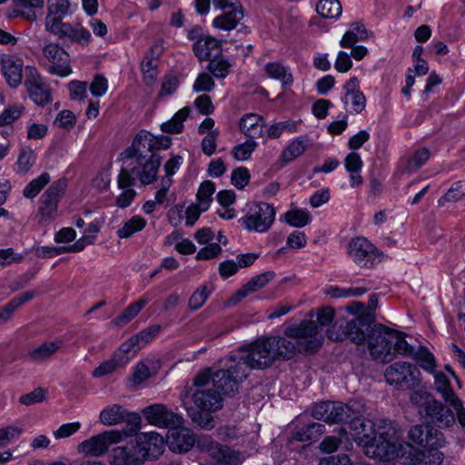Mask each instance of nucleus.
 <instances>
[{
  "instance_id": "obj_63",
  "label": "nucleus",
  "mask_w": 465,
  "mask_h": 465,
  "mask_svg": "<svg viewBox=\"0 0 465 465\" xmlns=\"http://www.w3.org/2000/svg\"><path fill=\"white\" fill-rule=\"evenodd\" d=\"M214 87V81L211 75L206 73H202L196 78L193 84V90L195 92H210Z\"/></svg>"
},
{
  "instance_id": "obj_45",
  "label": "nucleus",
  "mask_w": 465,
  "mask_h": 465,
  "mask_svg": "<svg viewBox=\"0 0 465 465\" xmlns=\"http://www.w3.org/2000/svg\"><path fill=\"white\" fill-rule=\"evenodd\" d=\"M50 182V175L48 173H43L41 175L32 180L24 189L23 194L25 197L33 199L40 191Z\"/></svg>"
},
{
  "instance_id": "obj_22",
  "label": "nucleus",
  "mask_w": 465,
  "mask_h": 465,
  "mask_svg": "<svg viewBox=\"0 0 465 465\" xmlns=\"http://www.w3.org/2000/svg\"><path fill=\"white\" fill-rule=\"evenodd\" d=\"M201 448L218 465H236L239 462V454L226 446L210 440Z\"/></svg>"
},
{
  "instance_id": "obj_59",
  "label": "nucleus",
  "mask_w": 465,
  "mask_h": 465,
  "mask_svg": "<svg viewBox=\"0 0 465 465\" xmlns=\"http://www.w3.org/2000/svg\"><path fill=\"white\" fill-rule=\"evenodd\" d=\"M141 421L142 420L138 413L129 411L124 420L125 423V428L123 430L124 434L127 437L134 434L136 436L141 427Z\"/></svg>"
},
{
  "instance_id": "obj_6",
  "label": "nucleus",
  "mask_w": 465,
  "mask_h": 465,
  "mask_svg": "<svg viewBox=\"0 0 465 465\" xmlns=\"http://www.w3.org/2000/svg\"><path fill=\"white\" fill-rule=\"evenodd\" d=\"M284 334L295 340L292 341L293 355L296 352L312 354L315 352L322 343V337L319 333L318 326L313 321H302L297 325L288 327Z\"/></svg>"
},
{
  "instance_id": "obj_36",
  "label": "nucleus",
  "mask_w": 465,
  "mask_h": 465,
  "mask_svg": "<svg viewBox=\"0 0 465 465\" xmlns=\"http://www.w3.org/2000/svg\"><path fill=\"white\" fill-rule=\"evenodd\" d=\"M147 303L148 300L142 298L129 304L124 311L114 320L113 322L117 326L125 325L131 322Z\"/></svg>"
},
{
  "instance_id": "obj_23",
  "label": "nucleus",
  "mask_w": 465,
  "mask_h": 465,
  "mask_svg": "<svg viewBox=\"0 0 465 465\" xmlns=\"http://www.w3.org/2000/svg\"><path fill=\"white\" fill-rule=\"evenodd\" d=\"M0 64L8 85L17 87L23 79V60L14 55H5L1 58Z\"/></svg>"
},
{
  "instance_id": "obj_64",
  "label": "nucleus",
  "mask_w": 465,
  "mask_h": 465,
  "mask_svg": "<svg viewBox=\"0 0 465 465\" xmlns=\"http://www.w3.org/2000/svg\"><path fill=\"white\" fill-rule=\"evenodd\" d=\"M222 252V247L219 243H209L205 247L200 249L196 254L197 260H210L217 257Z\"/></svg>"
},
{
  "instance_id": "obj_1",
  "label": "nucleus",
  "mask_w": 465,
  "mask_h": 465,
  "mask_svg": "<svg viewBox=\"0 0 465 465\" xmlns=\"http://www.w3.org/2000/svg\"><path fill=\"white\" fill-rule=\"evenodd\" d=\"M329 330L327 336L331 341L349 339L356 344L367 342L371 356L375 361L389 362L393 359L392 344L396 330L385 325L375 323L371 319L355 317L344 321L338 318L333 329Z\"/></svg>"
},
{
  "instance_id": "obj_39",
  "label": "nucleus",
  "mask_w": 465,
  "mask_h": 465,
  "mask_svg": "<svg viewBox=\"0 0 465 465\" xmlns=\"http://www.w3.org/2000/svg\"><path fill=\"white\" fill-rule=\"evenodd\" d=\"M341 5L339 0H320L316 5L317 13L325 18H338L341 14Z\"/></svg>"
},
{
  "instance_id": "obj_54",
  "label": "nucleus",
  "mask_w": 465,
  "mask_h": 465,
  "mask_svg": "<svg viewBox=\"0 0 465 465\" xmlns=\"http://www.w3.org/2000/svg\"><path fill=\"white\" fill-rule=\"evenodd\" d=\"M305 151L303 141L300 138L292 141L282 153V160L290 163L296 157L302 155Z\"/></svg>"
},
{
  "instance_id": "obj_27",
  "label": "nucleus",
  "mask_w": 465,
  "mask_h": 465,
  "mask_svg": "<svg viewBox=\"0 0 465 465\" xmlns=\"http://www.w3.org/2000/svg\"><path fill=\"white\" fill-rule=\"evenodd\" d=\"M263 118L257 114H247L241 118L240 129L251 139L261 137L263 134L264 127Z\"/></svg>"
},
{
  "instance_id": "obj_12",
  "label": "nucleus",
  "mask_w": 465,
  "mask_h": 465,
  "mask_svg": "<svg viewBox=\"0 0 465 465\" xmlns=\"http://www.w3.org/2000/svg\"><path fill=\"white\" fill-rule=\"evenodd\" d=\"M44 57L50 63L48 72L61 77L72 74L69 54L57 43H47L42 48Z\"/></svg>"
},
{
  "instance_id": "obj_7",
  "label": "nucleus",
  "mask_w": 465,
  "mask_h": 465,
  "mask_svg": "<svg viewBox=\"0 0 465 465\" xmlns=\"http://www.w3.org/2000/svg\"><path fill=\"white\" fill-rule=\"evenodd\" d=\"M386 381L398 390H411L420 383V372L411 363L397 361L388 366L384 372Z\"/></svg>"
},
{
  "instance_id": "obj_33",
  "label": "nucleus",
  "mask_w": 465,
  "mask_h": 465,
  "mask_svg": "<svg viewBox=\"0 0 465 465\" xmlns=\"http://www.w3.org/2000/svg\"><path fill=\"white\" fill-rule=\"evenodd\" d=\"M442 446H425V450L417 453L415 461L420 465H440L443 453L439 450Z\"/></svg>"
},
{
  "instance_id": "obj_51",
  "label": "nucleus",
  "mask_w": 465,
  "mask_h": 465,
  "mask_svg": "<svg viewBox=\"0 0 465 465\" xmlns=\"http://www.w3.org/2000/svg\"><path fill=\"white\" fill-rule=\"evenodd\" d=\"M366 426L360 430V432H356L353 434L354 440L361 445L364 449L375 440V437L377 433L373 428V422L370 420L365 423Z\"/></svg>"
},
{
  "instance_id": "obj_2",
  "label": "nucleus",
  "mask_w": 465,
  "mask_h": 465,
  "mask_svg": "<svg viewBox=\"0 0 465 465\" xmlns=\"http://www.w3.org/2000/svg\"><path fill=\"white\" fill-rule=\"evenodd\" d=\"M153 134L141 131L134 137L130 147L121 153L123 167L118 175L120 188L132 186L139 178L143 185L156 180L161 158L153 149Z\"/></svg>"
},
{
  "instance_id": "obj_52",
  "label": "nucleus",
  "mask_w": 465,
  "mask_h": 465,
  "mask_svg": "<svg viewBox=\"0 0 465 465\" xmlns=\"http://www.w3.org/2000/svg\"><path fill=\"white\" fill-rule=\"evenodd\" d=\"M155 61L156 60L153 58L150 59V57L144 55V58L141 64L143 81L147 85L153 84L157 77L158 71Z\"/></svg>"
},
{
  "instance_id": "obj_32",
  "label": "nucleus",
  "mask_w": 465,
  "mask_h": 465,
  "mask_svg": "<svg viewBox=\"0 0 465 465\" xmlns=\"http://www.w3.org/2000/svg\"><path fill=\"white\" fill-rule=\"evenodd\" d=\"M325 431V426L319 422H311L294 430L293 439L298 441L316 440Z\"/></svg>"
},
{
  "instance_id": "obj_19",
  "label": "nucleus",
  "mask_w": 465,
  "mask_h": 465,
  "mask_svg": "<svg viewBox=\"0 0 465 465\" xmlns=\"http://www.w3.org/2000/svg\"><path fill=\"white\" fill-rule=\"evenodd\" d=\"M424 411L429 419V424H434L439 428H449L455 421L452 411L437 400L427 402Z\"/></svg>"
},
{
  "instance_id": "obj_56",
  "label": "nucleus",
  "mask_w": 465,
  "mask_h": 465,
  "mask_svg": "<svg viewBox=\"0 0 465 465\" xmlns=\"http://www.w3.org/2000/svg\"><path fill=\"white\" fill-rule=\"evenodd\" d=\"M47 13L60 15H71L70 0H47Z\"/></svg>"
},
{
  "instance_id": "obj_21",
  "label": "nucleus",
  "mask_w": 465,
  "mask_h": 465,
  "mask_svg": "<svg viewBox=\"0 0 465 465\" xmlns=\"http://www.w3.org/2000/svg\"><path fill=\"white\" fill-rule=\"evenodd\" d=\"M223 14L215 17L213 25L222 30H232L236 27L243 17V10L242 5L234 1V3L227 4L223 8H220Z\"/></svg>"
},
{
  "instance_id": "obj_42",
  "label": "nucleus",
  "mask_w": 465,
  "mask_h": 465,
  "mask_svg": "<svg viewBox=\"0 0 465 465\" xmlns=\"http://www.w3.org/2000/svg\"><path fill=\"white\" fill-rule=\"evenodd\" d=\"M66 15H54L46 13L45 18V30L56 36H60L64 30L68 27L70 23H64L63 19Z\"/></svg>"
},
{
  "instance_id": "obj_4",
  "label": "nucleus",
  "mask_w": 465,
  "mask_h": 465,
  "mask_svg": "<svg viewBox=\"0 0 465 465\" xmlns=\"http://www.w3.org/2000/svg\"><path fill=\"white\" fill-rule=\"evenodd\" d=\"M180 398L193 423L204 430L214 428L215 422L210 412L222 409L221 392L213 388L196 389L193 391V387H185Z\"/></svg>"
},
{
  "instance_id": "obj_28",
  "label": "nucleus",
  "mask_w": 465,
  "mask_h": 465,
  "mask_svg": "<svg viewBox=\"0 0 465 465\" xmlns=\"http://www.w3.org/2000/svg\"><path fill=\"white\" fill-rule=\"evenodd\" d=\"M347 405L350 411L346 414L348 417L341 423H349L350 429L352 431L351 435L360 432L364 428L368 420L362 419L361 413L364 411V406L357 401H351Z\"/></svg>"
},
{
  "instance_id": "obj_29",
  "label": "nucleus",
  "mask_w": 465,
  "mask_h": 465,
  "mask_svg": "<svg viewBox=\"0 0 465 465\" xmlns=\"http://www.w3.org/2000/svg\"><path fill=\"white\" fill-rule=\"evenodd\" d=\"M68 38L71 42L80 45H88L92 35L81 24H69L68 27L63 31L59 39Z\"/></svg>"
},
{
  "instance_id": "obj_37",
  "label": "nucleus",
  "mask_w": 465,
  "mask_h": 465,
  "mask_svg": "<svg viewBox=\"0 0 465 465\" xmlns=\"http://www.w3.org/2000/svg\"><path fill=\"white\" fill-rule=\"evenodd\" d=\"M432 374L434 375V384L437 391L441 394L447 402H450L458 398L450 386L449 378L443 372H437L435 371Z\"/></svg>"
},
{
  "instance_id": "obj_13",
  "label": "nucleus",
  "mask_w": 465,
  "mask_h": 465,
  "mask_svg": "<svg viewBox=\"0 0 465 465\" xmlns=\"http://www.w3.org/2000/svg\"><path fill=\"white\" fill-rule=\"evenodd\" d=\"M146 420L153 426L159 428L178 427L183 424V418L169 410L163 404H153L145 407L142 411Z\"/></svg>"
},
{
  "instance_id": "obj_34",
  "label": "nucleus",
  "mask_w": 465,
  "mask_h": 465,
  "mask_svg": "<svg viewBox=\"0 0 465 465\" xmlns=\"http://www.w3.org/2000/svg\"><path fill=\"white\" fill-rule=\"evenodd\" d=\"M264 71L269 77L280 80L284 87L291 85L293 82L289 69L281 63H268L264 66Z\"/></svg>"
},
{
  "instance_id": "obj_48",
  "label": "nucleus",
  "mask_w": 465,
  "mask_h": 465,
  "mask_svg": "<svg viewBox=\"0 0 465 465\" xmlns=\"http://www.w3.org/2000/svg\"><path fill=\"white\" fill-rule=\"evenodd\" d=\"M416 351L417 350L406 341L403 332L396 331L395 339H393L392 344L393 357L395 354H401L414 358Z\"/></svg>"
},
{
  "instance_id": "obj_16",
  "label": "nucleus",
  "mask_w": 465,
  "mask_h": 465,
  "mask_svg": "<svg viewBox=\"0 0 465 465\" xmlns=\"http://www.w3.org/2000/svg\"><path fill=\"white\" fill-rule=\"evenodd\" d=\"M349 411L346 404L341 402L322 401L315 404L312 410V416L316 420H322L327 423H340L345 420Z\"/></svg>"
},
{
  "instance_id": "obj_17",
  "label": "nucleus",
  "mask_w": 465,
  "mask_h": 465,
  "mask_svg": "<svg viewBox=\"0 0 465 465\" xmlns=\"http://www.w3.org/2000/svg\"><path fill=\"white\" fill-rule=\"evenodd\" d=\"M409 438L414 443L425 446H444L445 438L441 431L430 424H420L411 428Z\"/></svg>"
},
{
  "instance_id": "obj_61",
  "label": "nucleus",
  "mask_w": 465,
  "mask_h": 465,
  "mask_svg": "<svg viewBox=\"0 0 465 465\" xmlns=\"http://www.w3.org/2000/svg\"><path fill=\"white\" fill-rule=\"evenodd\" d=\"M46 396V391L43 388H36L29 393L23 394L19 398V402L25 406H31L44 401Z\"/></svg>"
},
{
  "instance_id": "obj_50",
  "label": "nucleus",
  "mask_w": 465,
  "mask_h": 465,
  "mask_svg": "<svg viewBox=\"0 0 465 465\" xmlns=\"http://www.w3.org/2000/svg\"><path fill=\"white\" fill-rule=\"evenodd\" d=\"M430 153L427 148H422L416 151L413 155L408 160L405 165L407 173H414L420 169L430 158Z\"/></svg>"
},
{
  "instance_id": "obj_26",
  "label": "nucleus",
  "mask_w": 465,
  "mask_h": 465,
  "mask_svg": "<svg viewBox=\"0 0 465 465\" xmlns=\"http://www.w3.org/2000/svg\"><path fill=\"white\" fill-rule=\"evenodd\" d=\"M193 53L200 61L211 60L222 54L220 42L212 36L198 39L193 45Z\"/></svg>"
},
{
  "instance_id": "obj_10",
  "label": "nucleus",
  "mask_w": 465,
  "mask_h": 465,
  "mask_svg": "<svg viewBox=\"0 0 465 465\" xmlns=\"http://www.w3.org/2000/svg\"><path fill=\"white\" fill-rule=\"evenodd\" d=\"M348 253L361 268H372L381 261L380 251L365 237H355L348 245Z\"/></svg>"
},
{
  "instance_id": "obj_57",
  "label": "nucleus",
  "mask_w": 465,
  "mask_h": 465,
  "mask_svg": "<svg viewBox=\"0 0 465 465\" xmlns=\"http://www.w3.org/2000/svg\"><path fill=\"white\" fill-rule=\"evenodd\" d=\"M25 110L24 105L15 104L6 108L0 114V126L11 124L16 119H18Z\"/></svg>"
},
{
  "instance_id": "obj_55",
  "label": "nucleus",
  "mask_w": 465,
  "mask_h": 465,
  "mask_svg": "<svg viewBox=\"0 0 465 465\" xmlns=\"http://www.w3.org/2000/svg\"><path fill=\"white\" fill-rule=\"evenodd\" d=\"M257 143L253 139H250L243 143L238 144L233 147L232 154L234 159L238 161H244L250 158L252 153L254 151Z\"/></svg>"
},
{
  "instance_id": "obj_8",
  "label": "nucleus",
  "mask_w": 465,
  "mask_h": 465,
  "mask_svg": "<svg viewBox=\"0 0 465 465\" xmlns=\"http://www.w3.org/2000/svg\"><path fill=\"white\" fill-rule=\"evenodd\" d=\"M275 209L267 203H258L251 205L239 223L247 231L265 232L275 220Z\"/></svg>"
},
{
  "instance_id": "obj_53",
  "label": "nucleus",
  "mask_w": 465,
  "mask_h": 465,
  "mask_svg": "<svg viewBox=\"0 0 465 465\" xmlns=\"http://www.w3.org/2000/svg\"><path fill=\"white\" fill-rule=\"evenodd\" d=\"M161 329V325H150L137 334L134 335V341L137 342L138 348H142L148 342L152 341L160 333Z\"/></svg>"
},
{
  "instance_id": "obj_38",
  "label": "nucleus",
  "mask_w": 465,
  "mask_h": 465,
  "mask_svg": "<svg viewBox=\"0 0 465 465\" xmlns=\"http://www.w3.org/2000/svg\"><path fill=\"white\" fill-rule=\"evenodd\" d=\"M284 221L292 227L302 228L312 221L310 213L303 209H292L284 213Z\"/></svg>"
},
{
  "instance_id": "obj_46",
  "label": "nucleus",
  "mask_w": 465,
  "mask_h": 465,
  "mask_svg": "<svg viewBox=\"0 0 465 465\" xmlns=\"http://www.w3.org/2000/svg\"><path fill=\"white\" fill-rule=\"evenodd\" d=\"M123 360H119V356L113 354L112 358L102 362L93 371L94 378H100L107 374L114 372L117 369L124 368Z\"/></svg>"
},
{
  "instance_id": "obj_43",
  "label": "nucleus",
  "mask_w": 465,
  "mask_h": 465,
  "mask_svg": "<svg viewBox=\"0 0 465 465\" xmlns=\"http://www.w3.org/2000/svg\"><path fill=\"white\" fill-rule=\"evenodd\" d=\"M146 224V221L138 215L133 216L122 228L117 231L120 238H129L137 232L142 231Z\"/></svg>"
},
{
  "instance_id": "obj_49",
  "label": "nucleus",
  "mask_w": 465,
  "mask_h": 465,
  "mask_svg": "<svg viewBox=\"0 0 465 465\" xmlns=\"http://www.w3.org/2000/svg\"><path fill=\"white\" fill-rule=\"evenodd\" d=\"M140 349L137 342L134 341V336H132L114 351V355L119 356V360H123V364L125 366Z\"/></svg>"
},
{
  "instance_id": "obj_5",
  "label": "nucleus",
  "mask_w": 465,
  "mask_h": 465,
  "mask_svg": "<svg viewBox=\"0 0 465 465\" xmlns=\"http://www.w3.org/2000/svg\"><path fill=\"white\" fill-rule=\"evenodd\" d=\"M165 441L157 432H141L135 445L117 447L113 451L114 465H142L145 460H155L163 452Z\"/></svg>"
},
{
  "instance_id": "obj_11",
  "label": "nucleus",
  "mask_w": 465,
  "mask_h": 465,
  "mask_svg": "<svg viewBox=\"0 0 465 465\" xmlns=\"http://www.w3.org/2000/svg\"><path fill=\"white\" fill-rule=\"evenodd\" d=\"M67 187V180L61 178L53 183L39 199V214L42 222L53 221L57 215L58 203Z\"/></svg>"
},
{
  "instance_id": "obj_25",
  "label": "nucleus",
  "mask_w": 465,
  "mask_h": 465,
  "mask_svg": "<svg viewBox=\"0 0 465 465\" xmlns=\"http://www.w3.org/2000/svg\"><path fill=\"white\" fill-rule=\"evenodd\" d=\"M345 95L342 102L345 105L348 104L349 100L351 102V107L354 113L360 114L366 106V99L360 91V81L357 77H351L343 85Z\"/></svg>"
},
{
  "instance_id": "obj_44",
  "label": "nucleus",
  "mask_w": 465,
  "mask_h": 465,
  "mask_svg": "<svg viewBox=\"0 0 465 465\" xmlns=\"http://www.w3.org/2000/svg\"><path fill=\"white\" fill-rule=\"evenodd\" d=\"M215 192L214 183L212 181H205L201 183L197 193V204L202 206V210H208L211 202L213 201V194Z\"/></svg>"
},
{
  "instance_id": "obj_47",
  "label": "nucleus",
  "mask_w": 465,
  "mask_h": 465,
  "mask_svg": "<svg viewBox=\"0 0 465 465\" xmlns=\"http://www.w3.org/2000/svg\"><path fill=\"white\" fill-rule=\"evenodd\" d=\"M231 64L221 54L209 60L207 69L217 78H224L230 72Z\"/></svg>"
},
{
  "instance_id": "obj_30",
  "label": "nucleus",
  "mask_w": 465,
  "mask_h": 465,
  "mask_svg": "<svg viewBox=\"0 0 465 465\" xmlns=\"http://www.w3.org/2000/svg\"><path fill=\"white\" fill-rule=\"evenodd\" d=\"M129 411L119 404L104 408L100 413V421L105 426H114L123 423Z\"/></svg>"
},
{
  "instance_id": "obj_24",
  "label": "nucleus",
  "mask_w": 465,
  "mask_h": 465,
  "mask_svg": "<svg viewBox=\"0 0 465 465\" xmlns=\"http://www.w3.org/2000/svg\"><path fill=\"white\" fill-rule=\"evenodd\" d=\"M274 277L275 272L272 271H267L263 273L252 277L236 292L233 297H232L231 303L235 305L242 299L266 286L272 280L274 279Z\"/></svg>"
},
{
  "instance_id": "obj_18",
  "label": "nucleus",
  "mask_w": 465,
  "mask_h": 465,
  "mask_svg": "<svg viewBox=\"0 0 465 465\" xmlns=\"http://www.w3.org/2000/svg\"><path fill=\"white\" fill-rule=\"evenodd\" d=\"M365 454L371 458L389 461L397 456L398 447L387 437V433L380 432L375 440L365 448Z\"/></svg>"
},
{
  "instance_id": "obj_20",
  "label": "nucleus",
  "mask_w": 465,
  "mask_h": 465,
  "mask_svg": "<svg viewBox=\"0 0 465 465\" xmlns=\"http://www.w3.org/2000/svg\"><path fill=\"white\" fill-rule=\"evenodd\" d=\"M165 442L173 452H187L194 445L195 437L189 429L181 425L168 430Z\"/></svg>"
},
{
  "instance_id": "obj_31",
  "label": "nucleus",
  "mask_w": 465,
  "mask_h": 465,
  "mask_svg": "<svg viewBox=\"0 0 465 465\" xmlns=\"http://www.w3.org/2000/svg\"><path fill=\"white\" fill-rule=\"evenodd\" d=\"M368 38L369 33L365 26L359 22H355L351 25L350 29L344 34L340 45L345 48L353 47L358 41H364Z\"/></svg>"
},
{
  "instance_id": "obj_41",
  "label": "nucleus",
  "mask_w": 465,
  "mask_h": 465,
  "mask_svg": "<svg viewBox=\"0 0 465 465\" xmlns=\"http://www.w3.org/2000/svg\"><path fill=\"white\" fill-rule=\"evenodd\" d=\"M419 362L421 369L429 373H434L436 369V360L433 354L423 346H419L413 358Z\"/></svg>"
},
{
  "instance_id": "obj_14",
  "label": "nucleus",
  "mask_w": 465,
  "mask_h": 465,
  "mask_svg": "<svg viewBox=\"0 0 465 465\" xmlns=\"http://www.w3.org/2000/svg\"><path fill=\"white\" fill-rule=\"evenodd\" d=\"M25 85L32 101L40 106H45L52 100L49 87L43 82L36 68L26 66Z\"/></svg>"
},
{
  "instance_id": "obj_40",
  "label": "nucleus",
  "mask_w": 465,
  "mask_h": 465,
  "mask_svg": "<svg viewBox=\"0 0 465 465\" xmlns=\"http://www.w3.org/2000/svg\"><path fill=\"white\" fill-rule=\"evenodd\" d=\"M61 341L45 342L35 348L29 353V357L35 361H42L48 359L61 348Z\"/></svg>"
},
{
  "instance_id": "obj_60",
  "label": "nucleus",
  "mask_w": 465,
  "mask_h": 465,
  "mask_svg": "<svg viewBox=\"0 0 465 465\" xmlns=\"http://www.w3.org/2000/svg\"><path fill=\"white\" fill-rule=\"evenodd\" d=\"M250 173L246 167H238L232 173V183L238 189H243L250 182Z\"/></svg>"
},
{
  "instance_id": "obj_15",
  "label": "nucleus",
  "mask_w": 465,
  "mask_h": 465,
  "mask_svg": "<svg viewBox=\"0 0 465 465\" xmlns=\"http://www.w3.org/2000/svg\"><path fill=\"white\" fill-rule=\"evenodd\" d=\"M122 439V433L119 430H108L91 439L83 441L79 445V450L90 456H101L104 454L109 446L117 443Z\"/></svg>"
},
{
  "instance_id": "obj_3",
  "label": "nucleus",
  "mask_w": 465,
  "mask_h": 465,
  "mask_svg": "<svg viewBox=\"0 0 465 465\" xmlns=\"http://www.w3.org/2000/svg\"><path fill=\"white\" fill-rule=\"evenodd\" d=\"M292 342L279 336L262 337L250 345L245 355L239 357L238 369L241 377H248L249 370H262L270 367L276 360H289L293 357Z\"/></svg>"
},
{
  "instance_id": "obj_62",
  "label": "nucleus",
  "mask_w": 465,
  "mask_h": 465,
  "mask_svg": "<svg viewBox=\"0 0 465 465\" xmlns=\"http://www.w3.org/2000/svg\"><path fill=\"white\" fill-rule=\"evenodd\" d=\"M465 195V190L462 189L461 183H455L448 192L442 196L439 203L441 204L443 202H457L463 198Z\"/></svg>"
},
{
  "instance_id": "obj_9",
  "label": "nucleus",
  "mask_w": 465,
  "mask_h": 465,
  "mask_svg": "<svg viewBox=\"0 0 465 465\" xmlns=\"http://www.w3.org/2000/svg\"><path fill=\"white\" fill-rule=\"evenodd\" d=\"M240 361L233 356L225 364V369H221L213 373V388L223 395H232L238 391L240 383L247 377H241L238 366Z\"/></svg>"
},
{
  "instance_id": "obj_35",
  "label": "nucleus",
  "mask_w": 465,
  "mask_h": 465,
  "mask_svg": "<svg viewBox=\"0 0 465 465\" xmlns=\"http://www.w3.org/2000/svg\"><path fill=\"white\" fill-rule=\"evenodd\" d=\"M190 108L183 107L179 110L171 120L161 125V130L167 134H180L183 130V122L190 114Z\"/></svg>"
},
{
  "instance_id": "obj_58",
  "label": "nucleus",
  "mask_w": 465,
  "mask_h": 465,
  "mask_svg": "<svg viewBox=\"0 0 465 465\" xmlns=\"http://www.w3.org/2000/svg\"><path fill=\"white\" fill-rule=\"evenodd\" d=\"M210 295V292L205 285L201 286L193 292L189 300V308L193 311L200 309L206 302Z\"/></svg>"
}]
</instances>
